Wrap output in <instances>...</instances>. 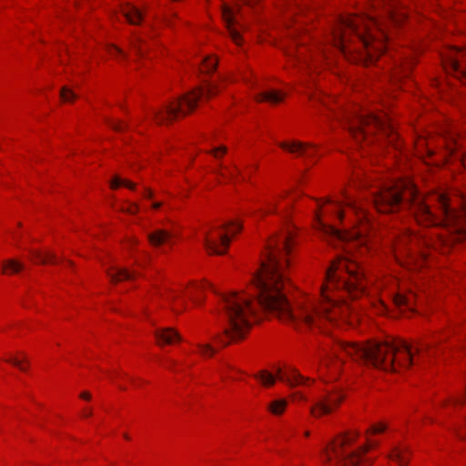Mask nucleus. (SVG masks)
I'll return each instance as SVG.
<instances>
[{"label": "nucleus", "mask_w": 466, "mask_h": 466, "mask_svg": "<svg viewBox=\"0 0 466 466\" xmlns=\"http://www.w3.org/2000/svg\"><path fill=\"white\" fill-rule=\"evenodd\" d=\"M31 254L33 258H35L37 263H56V256L52 252H46L43 254L39 250H31Z\"/></svg>", "instance_id": "22"}, {"label": "nucleus", "mask_w": 466, "mask_h": 466, "mask_svg": "<svg viewBox=\"0 0 466 466\" xmlns=\"http://www.w3.org/2000/svg\"><path fill=\"white\" fill-rule=\"evenodd\" d=\"M255 378L259 380L264 386L274 385L277 379L288 383L291 387L306 385L309 380V378L302 376L292 367H289L286 370L281 368H277L276 376L267 370H261L259 373L255 375Z\"/></svg>", "instance_id": "9"}, {"label": "nucleus", "mask_w": 466, "mask_h": 466, "mask_svg": "<svg viewBox=\"0 0 466 466\" xmlns=\"http://www.w3.org/2000/svg\"><path fill=\"white\" fill-rule=\"evenodd\" d=\"M329 229L330 230L331 235H333L341 241L356 240L360 245L367 246L368 238L365 237V234L368 230V226L366 224L362 225L360 228L350 233L341 232L339 229H336L335 228L332 227H329ZM364 248L367 249L368 248H361L360 252L362 253Z\"/></svg>", "instance_id": "12"}, {"label": "nucleus", "mask_w": 466, "mask_h": 466, "mask_svg": "<svg viewBox=\"0 0 466 466\" xmlns=\"http://www.w3.org/2000/svg\"><path fill=\"white\" fill-rule=\"evenodd\" d=\"M343 400V395L339 392H330L319 398L311 408L310 412L315 417L330 413Z\"/></svg>", "instance_id": "11"}, {"label": "nucleus", "mask_w": 466, "mask_h": 466, "mask_svg": "<svg viewBox=\"0 0 466 466\" xmlns=\"http://www.w3.org/2000/svg\"><path fill=\"white\" fill-rule=\"evenodd\" d=\"M279 147L290 153L296 154L299 157H311L315 154L316 146L309 143H302L300 141L293 142H281Z\"/></svg>", "instance_id": "14"}, {"label": "nucleus", "mask_w": 466, "mask_h": 466, "mask_svg": "<svg viewBox=\"0 0 466 466\" xmlns=\"http://www.w3.org/2000/svg\"><path fill=\"white\" fill-rule=\"evenodd\" d=\"M107 275L112 282H118L126 279H132L135 272H131L126 268H112L107 270Z\"/></svg>", "instance_id": "20"}, {"label": "nucleus", "mask_w": 466, "mask_h": 466, "mask_svg": "<svg viewBox=\"0 0 466 466\" xmlns=\"http://www.w3.org/2000/svg\"><path fill=\"white\" fill-rule=\"evenodd\" d=\"M345 122L349 131L357 142L363 139L369 140V135L380 130L381 134L393 144L397 139L394 127L388 119L373 115L371 113H352L345 115Z\"/></svg>", "instance_id": "6"}, {"label": "nucleus", "mask_w": 466, "mask_h": 466, "mask_svg": "<svg viewBox=\"0 0 466 466\" xmlns=\"http://www.w3.org/2000/svg\"><path fill=\"white\" fill-rule=\"evenodd\" d=\"M124 437L127 439V440H129V436L127 434H124Z\"/></svg>", "instance_id": "55"}, {"label": "nucleus", "mask_w": 466, "mask_h": 466, "mask_svg": "<svg viewBox=\"0 0 466 466\" xmlns=\"http://www.w3.org/2000/svg\"><path fill=\"white\" fill-rule=\"evenodd\" d=\"M288 55H289V56H293V55H292V53H291V51H289V52H288Z\"/></svg>", "instance_id": "56"}, {"label": "nucleus", "mask_w": 466, "mask_h": 466, "mask_svg": "<svg viewBox=\"0 0 466 466\" xmlns=\"http://www.w3.org/2000/svg\"><path fill=\"white\" fill-rule=\"evenodd\" d=\"M285 97V94L278 90L270 89L267 91H261L256 95V100L258 102H268L272 105L280 103Z\"/></svg>", "instance_id": "17"}, {"label": "nucleus", "mask_w": 466, "mask_h": 466, "mask_svg": "<svg viewBox=\"0 0 466 466\" xmlns=\"http://www.w3.org/2000/svg\"><path fill=\"white\" fill-rule=\"evenodd\" d=\"M138 209V207L136 204H130V206L127 208V211L129 213H136Z\"/></svg>", "instance_id": "36"}, {"label": "nucleus", "mask_w": 466, "mask_h": 466, "mask_svg": "<svg viewBox=\"0 0 466 466\" xmlns=\"http://www.w3.org/2000/svg\"><path fill=\"white\" fill-rule=\"evenodd\" d=\"M171 238V233L164 229H157L148 235V240L150 244L155 247L168 242Z\"/></svg>", "instance_id": "21"}, {"label": "nucleus", "mask_w": 466, "mask_h": 466, "mask_svg": "<svg viewBox=\"0 0 466 466\" xmlns=\"http://www.w3.org/2000/svg\"><path fill=\"white\" fill-rule=\"evenodd\" d=\"M60 96L64 102H72L76 98V95L73 90L66 86H63L60 90Z\"/></svg>", "instance_id": "28"}, {"label": "nucleus", "mask_w": 466, "mask_h": 466, "mask_svg": "<svg viewBox=\"0 0 466 466\" xmlns=\"http://www.w3.org/2000/svg\"><path fill=\"white\" fill-rule=\"evenodd\" d=\"M112 54H114V55H120V54H122V50L119 49L116 46H113L112 47Z\"/></svg>", "instance_id": "40"}, {"label": "nucleus", "mask_w": 466, "mask_h": 466, "mask_svg": "<svg viewBox=\"0 0 466 466\" xmlns=\"http://www.w3.org/2000/svg\"><path fill=\"white\" fill-rule=\"evenodd\" d=\"M201 62H202L201 71L203 73H211L216 69V67L218 66V61L213 56L203 57L201 59Z\"/></svg>", "instance_id": "25"}, {"label": "nucleus", "mask_w": 466, "mask_h": 466, "mask_svg": "<svg viewBox=\"0 0 466 466\" xmlns=\"http://www.w3.org/2000/svg\"><path fill=\"white\" fill-rule=\"evenodd\" d=\"M125 186L130 189H134L135 188V184L131 183L130 181L128 180H125V179H121L120 177H115L112 181H111V187L112 188H116L118 187L119 186Z\"/></svg>", "instance_id": "29"}, {"label": "nucleus", "mask_w": 466, "mask_h": 466, "mask_svg": "<svg viewBox=\"0 0 466 466\" xmlns=\"http://www.w3.org/2000/svg\"><path fill=\"white\" fill-rule=\"evenodd\" d=\"M449 136H450V137H449V139H450L451 141H455V137H454L452 134H451V135H449Z\"/></svg>", "instance_id": "50"}, {"label": "nucleus", "mask_w": 466, "mask_h": 466, "mask_svg": "<svg viewBox=\"0 0 466 466\" xmlns=\"http://www.w3.org/2000/svg\"><path fill=\"white\" fill-rule=\"evenodd\" d=\"M412 238V237H411V235L407 234V235H405V236L401 238L400 242H401V243H402V242H405V241H406V239H408V238L410 239V238Z\"/></svg>", "instance_id": "43"}, {"label": "nucleus", "mask_w": 466, "mask_h": 466, "mask_svg": "<svg viewBox=\"0 0 466 466\" xmlns=\"http://www.w3.org/2000/svg\"><path fill=\"white\" fill-rule=\"evenodd\" d=\"M145 42H146V40L141 35H136L133 36V38L131 40V45H132L133 49L137 54V56H144Z\"/></svg>", "instance_id": "26"}, {"label": "nucleus", "mask_w": 466, "mask_h": 466, "mask_svg": "<svg viewBox=\"0 0 466 466\" xmlns=\"http://www.w3.org/2000/svg\"><path fill=\"white\" fill-rule=\"evenodd\" d=\"M145 197H146V198H151V197H152V193H151V191H150V190H148V189H146V190H145Z\"/></svg>", "instance_id": "44"}, {"label": "nucleus", "mask_w": 466, "mask_h": 466, "mask_svg": "<svg viewBox=\"0 0 466 466\" xmlns=\"http://www.w3.org/2000/svg\"><path fill=\"white\" fill-rule=\"evenodd\" d=\"M413 60H414L413 57L410 56H404L402 55L399 56V57L395 60L396 70L394 73V77L399 78L402 75L407 76L408 71L413 65Z\"/></svg>", "instance_id": "19"}, {"label": "nucleus", "mask_w": 466, "mask_h": 466, "mask_svg": "<svg viewBox=\"0 0 466 466\" xmlns=\"http://www.w3.org/2000/svg\"><path fill=\"white\" fill-rule=\"evenodd\" d=\"M397 303L400 304V305H402V304L404 305V304H408L409 302H408V299L407 298L400 296L397 299Z\"/></svg>", "instance_id": "37"}, {"label": "nucleus", "mask_w": 466, "mask_h": 466, "mask_svg": "<svg viewBox=\"0 0 466 466\" xmlns=\"http://www.w3.org/2000/svg\"><path fill=\"white\" fill-rule=\"evenodd\" d=\"M166 24H167V25L171 26V21L170 20H167Z\"/></svg>", "instance_id": "53"}, {"label": "nucleus", "mask_w": 466, "mask_h": 466, "mask_svg": "<svg viewBox=\"0 0 466 466\" xmlns=\"http://www.w3.org/2000/svg\"><path fill=\"white\" fill-rule=\"evenodd\" d=\"M7 362H10L12 363L13 365L18 367L20 370H25V369L22 366L21 364V361L18 360L17 359H13V358H10V359H7L6 360Z\"/></svg>", "instance_id": "34"}, {"label": "nucleus", "mask_w": 466, "mask_h": 466, "mask_svg": "<svg viewBox=\"0 0 466 466\" xmlns=\"http://www.w3.org/2000/svg\"><path fill=\"white\" fill-rule=\"evenodd\" d=\"M276 207L275 204L272 202L268 203V209L264 211V213H272L275 212Z\"/></svg>", "instance_id": "35"}, {"label": "nucleus", "mask_w": 466, "mask_h": 466, "mask_svg": "<svg viewBox=\"0 0 466 466\" xmlns=\"http://www.w3.org/2000/svg\"><path fill=\"white\" fill-rule=\"evenodd\" d=\"M445 70L466 83V50L452 48L442 57Z\"/></svg>", "instance_id": "10"}, {"label": "nucleus", "mask_w": 466, "mask_h": 466, "mask_svg": "<svg viewBox=\"0 0 466 466\" xmlns=\"http://www.w3.org/2000/svg\"><path fill=\"white\" fill-rule=\"evenodd\" d=\"M303 12V8L302 7H298L296 8V10H293L292 14H291V17L293 18V16L296 15H300L301 13Z\"/></svg>", "instance_id": "38"}, {"label": "nucleus", "mask_w": 466, "mask_h": 466, "mask_svg": "<svg viewBox=\"0 0 466 466\" xmlns=\"http://www.w3.org/2000/svg\"><path fill=\"white\" fill-rule=\"evenodd\" d=\"M287 400H276L269 403L268 410L275 415L282 414L286 409Z\"/></svg>", "instance_id": "27"}, {"label": "nucleus", "mask_w": 466, "mask_h": 466, "mask_svg": "<svg viewBox=\"0 0 466 466\" xmlns=\"http://www.w3.org/2000/svg\"><path fill=\"white\" fill-rule=\"evenodd\" d=\"M122 13L131 25H138L143 19V12L132 4H127L122 8Z\"/></svg>", "instance_id": "18"}, {"label": "nucleus", "mask_w": 466, "mask_h": 466, "mask_svg": "<svg viewBox=\"0 0 466 466\" xmlns=\"http://www.w3.org/2000/svg\"><path fill=\"white\" fill-rule=\"evenodd\" d=\"M298 60L299 61H302L303 63H306V58L302 57V54H299V56H298Z\"/></svg>", "instance_id": "46"}, {"label": "nucleus", "mask_w": 466, "mask_h": 466, "mask_svg": "<svg viewBox=\"0 0 466 466\" xmlns=\"http://www.w3.org/2000/svg\"><path fill=\"white\" fill-rule=\"evenodd\" d=\"M441 241L443 242V244L448 245V243L450 242V239H442Z\"/></svg>", "instance_id": "51"}, {"label": "nucleus", "mask_w": 466, "mask_h": 466, "mask_svg": "<svg viewBox=\"0 0 466 466\" xmlns=\"http://www.w3.org/2000/svg\"><path fill=\"white\" fill-rule=\"evenodd\" d=\"M155 337L158 345L171 344L176 340H181L179 334L171 328L156 329Z\"/></svg>", "instance_id": "15"}, {"label": "nucleus", "mask_w": 466, "mask_h": 466, "mask_svg": "<svg viewBox=\"0 0 466 466\" xmlns=\"http://www.w3.org/2000/svg\"><path fill=\"white\" fill-rule=\"evenodd\" d=\"M175 299H176V295H174V294L168 295L167 298V299H169V300Z\"/></svg>", "instance_id": "48"}, {"label": "nucleus", "mask_w": 466, "mask_h": 466, "mask_svg": "<svg viewBox=\"0 0 466 466\" xmlns=\"http://www.w3.org/2000/svg\"><path fill=\"white\" fill-rule=\"evenodd\" d=\"M109 126L116 131L121 132L126 128V125L117 121H110Z\"/></svg>", "instance_id": "33"}, {"label": "nucleus", "mask_w": 466, "mask_h": 466, "mask_svg": "<svg viewBox=\"0 0 466 466\" xmlns=\"http://www.w3.org/2000/svg\"><path fill=\"white\" fill-rule=\"evenodd\" d=\"M160 207H161V203L160 202H156V203L153 204V208H158Z\"/></svg>", "instance_id": "47"}, {"label": "nucleus", "mask_w": 466, "mask_h": 466, "mask_svg": "<svg viewBox=\"0 0 466 466\" xmlns=\"http://www.w3.org/2000/svg\"><path fill=\"white\" fill-rule=\"evenodd\" d=\"M292 245L293 234L290 230L274 236L268 240L260 268L252 280L256 304L246 293L231 292L222 295L221 316L225 319L227 326L223 336L217 337L221 343L227 345L231 340L245 337L251 328L257 305L283 321L300 320L311 326L317 324L322 318L332 321L337 316L345 317L349 313L350 309L347 305L339 304L329 297L328 291L331 288L343 289L353 297L364 293L366 272L361 262L347 250L346 254L338 256L326 272V282L321 287L322 304L318 305L306 300L299 303L294 310L287 299L289 279L284 272L289 264L286 257L291 251Z\"/></svg>", "instance_id": "1"}, {"label": "nucleus", "mask_w": 466, "mask_h": 466, "mask_svg": "<svg viewBox=\"0 0 466 466\" xmlns=\"http://www.w3.org/2000/svg\"><path fill=\"white\" fill-rule=\"evenodd\" d=\"M227 152V147L225 146H219L218 147H214L209 151L210 154L214 156L216 158H219L221 156L225 155Z\"/></svg>", "instance_id": "31"}, {"label": "nucleus", "mask_w": 466, "mask_h": 466, "mask_svg": "<svg viewBox=\"0 0 466 466\" xmlns=\"http://www.w3.org/2000/svg\"><path fill=\"white\" fill-rule=\"evenodd\" d=\"M24 268V265L15 260V259H8L4 261L3 263V272L4 273H17Z\"/></svg>", "instance_id": "23"}, {"label": "nucleus", "mask_w": 466, "mask_h": 466, "mask_svg": "<svg viewBox=\"0 0 466 466\" xmlns=\"http://www.w3.org/2000/svg\"><path fill=\"white\" fill-rule=\"evenodd\" d=\"M200 353L204 356H212L215 352L214 349L209 344H198Z\"/></svg>", "instance_id": "30"}, {"label": "nucleus", "mask_w": 466, "mask_h": 466, "mask_svg": "<svg viewBox=\"0 0 466 466\" xmlns=\"http://www.w3.org/2000/svg\"><path fill=\"white\" fill-rule=\"evenodd\" d=\"M222 15H223V19H224L225 23L227 24L228 31L230 37L232 38V40L235 42L236 45H240V43H241L240 35L233 27V24H234L233 11L229 7L225 6L222 11Z\"/></svg>", "instance_id": "16"}, {"label": "nucleus", "mask_w": 466, "mask_h": 466, "mask_svg": "<svg viewBox=\"0 0 466 466\" xmlns=\"http://www.w3.org/2000/svg\"><path fill=\"white\" fill-rule=\"evenodd\" d=\"M92 415V410H85L83 411V416L84 417H90Z\"/></svg>", "instance_id": "42"}, {"label": "nucleus", "mask_w": 466, "mask_h": 466, "mask_svg": "<svg viewBox=\"0 0 466 466\" xmlns=\"http://www.w3.org/2000/svg\"><path fill=\"white\" fill-rule=\"evenodd\" d=\"M309 431H306L305 432V436H309Z\"/></svg>", "instance_id": "57"}, {"label": "nucleus", "mask_w": 466, "mask_h": 466, "mask_svg": "<svg viewBox=\"0 0 466 466\" xmlns=\"http://www.w3.org/2000/svg\"><path fill=\"white\" fill-rule=\"evenodd\" d=\"M218 89V84L208 83L205 88L194 90L177 101L164 106L161 109L152 108L150 110L151 117L158 125L167 124L177 117L178 115H186L193 110L202 96H215Z\"/></svg>", "instance_id": "7"}, {"label": "nucleus", "mask_w": 466, "mask_h": 466, "mask_svg": "<svg viewBox=\"0 0 466 466\" xmlns=\"http://www.w3.org/2000/svg\"><path fill=\"white\" fill-rule=\"evenodd\" d=\"M206 287H210V285H209V284H208V283H207V284H205V285H198V286H196V289H204V288H206Z\"/></svg>", "instance_id": "45"}, {"label": "nucleus", "mask_w": 466, "mask_h": 466, "mask_svg": "<svg viewBox=\"0 0 466 466\" xmlns=\"http://www.w3.org/2000/svg\"><path fill=\"white\" fill-rule=\"evenodd\" d=\"M357 437L355 431L337 437L330 447L324 450L327 460H334L339 466H370L371 461L364 454L367 447L355 445Z\"/></svg>", "instance_id": "5"}, {"label": "nucleus", "mask_w": 466, "mask_h": 466, "mask_svg": "<svg viewBox=\"0 0 466 466\" xmlns=\"http://www.w3.org/2000/svg\"><path fill=\"white\" fill-rule=\"evenodd\" d=\"M370 194L373 206L380 213L409 208L418 223L447 228L451 241L466 239V208L461 210L451 208L445 194L436 193L424 198L409 181L382 186Z\"/></svg>", "instance_id": "2"}, {"label": "nucleus", "mask_w": 466, "mask_h": 466, "mask_svg": "<svg viewBox=\"0 0 466 466\" xmlns=\"http://www.w3.org/2000/svg\"><path fill=\"white\" fill-rule=\"evenodd\" d=\"M80 397L84 400H89L91 399V394L89 392H82Z\"/></svg>", "instance_id": "39"}, {"label": "nucleus", "mask_w": 466, "mask_h": 466, "mask_svg": "<svg viewBox=\"0 0 466 466\" xmlns=\"http://www.w3.org/2000/svg\"><path fill=\"white\" fill-rule=\"evenodd\" d=\"M190 299L194 301V303L196 304H198L200 303V301L198 300V299L197 298V296H195L193 293H190Z\"/></svg>", "instance_id": "41"}, {"label": "nucleus", "mask_w": 466, "mask_h": 466, "mask_svg": "<svg viewBox=\"0 0 466 466\" xmlns=\"http://www.w3.org/2000/svg\"><path fill=\"white\" fill-rule=\"evenodd\" d=\"M406 17L403 12H398L393 5L384 7V18L379 20L374 15L340 16L333 25L330 41L345 55L350 50L349 45L354 40L363 49L352 59L365 65L372 64L378 56L386 49V40L390 38L387 32L388 24H400Z\"/></svg>", "instance_id": "4"}, {"label": "nucleus", "mask_w": 466, "mask_h": 466, "mask_svg": "<svg viewBox=\"0 0 466 466\" xmlns=\"http://www.w3.org/2000/svg\"><path fill=\"white\" fill-rule=\"evenodd\" d=\"M461 161H462L463 166H464V167H465V168H466V154L463 156V157H462V160H461Z\"/></svg>", "instance_id": "49"}, {"label": "nucleus", "mask_w": 466, "mask_h": 466, "mask_svg": "<svg viewBox=\"0 0 466 466\" xmlns=\"http://www.w3.org/2000/svg\"><path fill=\"white\" fill-rule=\"evenodd\" d=\"M439 342L440 340H420L413 346L402 339H393L360 345L343 339H330L320 350L319 355L321 364L327 368L333 360L342 363L343 356H346L386 371H397L399 368L406 369L415 363L413 350L419 356L424 352L431 355Z\"/></svg>", "instance_id": "3"}, {"label": "nucleus", "mask_w": 466, "mask_h": 466, "mask_svg": "<svg viewBox=\"0 0 466 466\" xmlns=\"http://www.w3.org/2000/svg\"><path fill=\"white\" fill-rule=\"evenodd\" d=\"M386 429H387L386 424L379 423V424L372 425L370 429V431L371 433H380V432H383Z\"/></svg>", "instance_id": "32"}, {"label": "nucleus", "mask_w": 466, "mask_h": 466, "mask_svg": "<svg viewBox=\"0 0 466 466\" xmlns=\"http://www.w3.org/2000/svg\"><path fill=\"white\" fill-rule=\"evenodd\" d=\"M242 228L238 221H231L211 231L203 233V244L209 254L223 255L230 243L229 234H237Z\"/></svg>", "instance_id": "8"}, {"label": "nucleus", "mask_w": 466, "mask_h": 466, "mask_svg": "<svg viewBox=\"0 0 466 466\" xmlns=\"http://www.w3.org/2000/svg\"><path fill=\"white\" fill-rule=\"evenodd\" d=\"M457 434H458V436H459L461 439H464V438H465V436H463V435H462L459 431H458V433H457Z\"/></svg>", "instance_id": "52"}, {"label": "nucleus", "mask_w": 466, "mask_h": 466, "mask_svg": "<svg viewBox=\"0 0 466 466\" xmlns=\"http://www.w3.org/2000/svg\"><path fill=\"white\" fill-rule=\"evenodd\" d=\"M390 459L396 461L399 466H405L408 462L404 450L399 447L392 450Z\"/></svg>", "instance_id": "24"}, {"label": "nucleus", "mask_w": 466, "mask_h": 466, "mask_svg": "<svg viewBox=\"0 0 466 466\" xmlns=\"http://www.w3.org/2000/svg\"><path fill=\"white\" fill-rule=\"evenodd\" d=\"M337 210L335 212L338 218L342 219L343 212L341 208L343 206L347 207L352 213H354L358 217V220L360 223L364 222L367 219V215L362 206L357 202V200L353 199L350 196L346 195L343 202H336Z\"/></svg>", "instance_id": "13"}, {"label": "nucleus", "mask_w": 466, "mask_h": 466, "mask_svg": "<svg viewBox=\"0 0 466 466\" xmlns=\"http://www.w3.org/2000/svg\"><path fill=\"white\" fill-rule=\"evenodd\" d=\"M316 216L318 217V219H319V223L322 225V223L320 221V215L319 213H317Z\"/></svg>", "instance_id": "54"}]
</instances>
